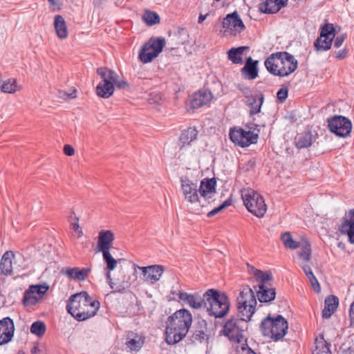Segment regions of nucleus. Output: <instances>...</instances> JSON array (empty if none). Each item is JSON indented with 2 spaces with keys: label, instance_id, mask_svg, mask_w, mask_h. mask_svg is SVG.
Wrapping results in <instances>:
<instances>
[{
  "label": "nucleus",
  "instance_id": "c756f323",
  "mask_svg": "<svg viewBox=\"0 0 354 354\" xmlns=\"http://www.w3.org/2000/svg\"><path fill=\"white\" fill-rule=\"evenodd\" d=\"M145 343V337L136 333H131L127 338V346L132 351H139Z\"/></svg>",
  "mask_w": 354,
  "mask_h": 354
},
{
  "label": "nucleus",
  "instance_id": "ea45409f",
  "mask_svg": "<svg viewBox=\"0 0 354 354\" xmlns=\"http://www.w3.org/2000/svg\"><path fill=\"white\" fill-rule=\"evenodd\" d=\"M332 41L331 39L328 38V39H326V38L319 36L315 41L314 46L317 51H324L331 48Z\"/></svg>",
  "mask_w": 354,
  "mask_h": 354
},
{
  "label": "nucleus",
  "instance_id": "39448f33",
  "mask_svg": "<svg viewBox=\"0 0 354 354\" xmlns=\"http://www.w3.org/2000/svg\"><path fill=\"white\" fill-rule=\"evenodd\" d=\"M288 328L287 320L281 315L272 317L268 315L261 324V330L263 336L275 341L282 339Z\"/></svg>",
  "mask_w": 354,
  "mask_h": 354
},
{
  "label": "nucleus",
  "instance_id": "0e129e2a",
  "mask_svg": "<svg viewBox=\"0 0 354 354\" xmlns=\"http://www.w3.org/2000/svg\"><path fill=\"white\" fill-rule=\"evenodd\" d=\"M302 269H303V271L304 272L305 274H306L309 272L312 271L310 267L308 265H303Z\"/></svg>",
  "mask_w": 354,
  "mask_h": 354
},
{
  "label": "nucleus",
  "instance_id": "de8ad7c7",
  "mask_svg": "<svg viewBox=\"0 0 354 354\" xmlns=\"http://www.w3.org/2000/svg\"><path fill=\"white\" fill-rule=\"evenodd\" d=\"M256 278L260 281L259 284H266V282L272 279V274L270 272H264L261 270V273H258Z\"/></svg>",
  "mask_w": 354,
  "mask_h": 354
},
{
  "label": "nucleus",
  "instance_id": "052dcab7",
  "mask_svg": "<svg viewBox=\"0 0 354 354\" xmlns=\"http://www.w3.org/2000/svg\"><path fill=\"white\" fill-rule=\"evenodd\" d=\"M248 272L250 274H252L254 276H257L258 273H261V270L255 268L253 266H250L248 263Z\"/></svg>",
  "mask_w": 354,
  "mask_h": 354
},
{
  "label": "nucleus",
  "instance_id": "423d86ee",
  "mask_svg": "<svg viewBox=\"0 0 354 354\" xmlns=\"http://www.w3.org/2000/svg\"><path fill=\"white\" fill-rule=\"evenodd\" d=\"M239 315L251 319L255 312L257 299L254 291L249 286L243 287L236 299Z\"/></svg>",
  "mask_w": 354,
  "mask_h": 354
},
{
  "label": "nucleus",
  "instance_id": "9b49d317",
  "mask_svg": "<svg viewBox=\"0 0 354 354\" xmlns=\"http://www.w3.org/2000/svg\"><path fill=\"white\" fill-rule=\"evenodd\" d=\"M48 290V286L46 285H30L24 293L22 299L23 305L25 307H30L36 305L41 300Z\"/></svg>",
  "mask_w": 354,
  "mask_h": 354
},
{
  "label": "nucleus",
  "instance_id": "a878e982",
  "mask_svg": "<svg viewBox=\"0 0 354 354\" xmlns=\"http://www.w3.org/2000/svg\"><path fill=\"white\" fill-rule=\"evenodd\" d=\"M259 290L257 292V295L260 302H270L275 299V288H269L266 284H259Z\"/></svg>",
  "mask_w": 354,
  "mask_h": 354
},
{
  "label": "nucleus",
  "instance_id": "5701e85b",
  "mask_svg": "<svg viewBox=\"0 0 354 354\" xmlns=\"http://www.w3.org/2000/svg\"><path fill=\"white\" fill-rule=\"evenodd\" d=\"M198 131L195 127H189L184 129L179 138V147L183 149L191 145L192 142L196 140Z\"/></svg>",
  "mask_w": 354,
  "mask_h": 354
},
{
  "label": "nucleus",
  "instance_id": "473e14b6",
  "mask_svg": "<svg viewBox=\"0 0 354 354\" xmlns=\"http://www.w3.org/2000/svg\"><path fill=\"white\" fill-rule=\"evenodd\" d=\"M54 26L57 35L61 39H65L68 36L67 27L64 19L61 15H57L54 20Z\"/></svg>",
  "mask_w": 354,
  "mask_h": 354
},
{
  "label": "nucleus",
  "instance_id": "393cba45",
  "mask_svg": "<svg viewBox=\"0 0 354 354\" xmlns=\"http://www.w3.org/2000/svg\"><path fill=\"white\" fill-rule=\"evenodd\" d=\"M207 322L205 320L198 321L197 326L195 328L194 332L192 335L191 340L193 343L200 342L208 339V335L207 333Z\"/></svg>",
  "mask_w": 354,
  "mask_h": 354
},
{
  "label": "nucleus",
  "instance_id": "0eeeda50",
  "mask_svg": "<svg viewBox=\"0 0 354 354\" xmlns=\"http://www.w3.org/2000/svg\"><path fill=\"white\" fill-rule=\"evenodd\" d=\"M243 203L248 210L257 217H263L267 208L263 197L252 189H244L241 192Z\"/></svg>",
  "mask_w": 354,
  "mask_h": 354
},
{
  "label": "nucleus",
  "instance_id": "f257e3e1",
  "mask_svg": "<svg viewBox=\"0 0 354 354\" xmlns=\"http://www.w3.org/2000/svg\"><path fill=\"white\" fill-rule=\"evenodd\" d=\"M192 323V316L187 309H180L169 317L166 327V342L175 344L187 334Z\"/></svg>",
  "mask_w": 354,
  "mask_h": 354
},
{
  "label": "nucleus",
  "instance_id": "f8f14e48",
  "mask_svg": "<svg viewBox=\"0 0 354 354\" xmlns=\"http://www.w3.org/2000/svg\"><path fill=\"white\" fill-rule=\"evenodd\" d=\"M230 138L236 145L245 147L257 142L258 135L251 131H245L241 128H233L230 131Z\"/></svg>",
  "mask_w": 354,
  "mask_h": 354
},
{
  "label": "nucleus",
  "instance_id": "09e8293b",
  "mask_svg": "<svg viewBox=\"0 0 354 354\" xmlns=\"http://www.w3.org/2000/svg\"><path fill=\"white\" fill-rule=\"evenodd\" d=\"M76 89H73V91L71 93H68L64 91L59 90L58 91V93L57 95L62 99L64 100H69V99H73L76 97Z\"/></svg>",
  "mask_w": 354,
  "mask_h": 354
},
{
  "label": "nucleus",
  "instance_id": "49530a36",
  "mask_svg": "<svg viewBox=\"0 0 354 354\" xmlns=\"http://www.w3.org/2000/svg\"><path fill=\"white\" fill-rule=\"evenodd\" d=\"M232 204V201L230 199H227L225 201H224L221 205H220L218 207L213 209L212 210L209 211L207 216V217H212L214 215L218 214L221 212L223 209H225L226 207H229Z\"/></svg>",
  "mask_w": 354,
  "mask_h": 354
},
{
  "label": "nucleus",
  "instance_id": "58836bf2",
  "mask_svg": "<svg viewBox=\"0 0 354 354\" xmlns=\"http://www.w3.org/2000/svg\"><path fill=\"white\" fill-rule=\"evenodd\" d=\"M301 251L298 252L299 257L305 262L310 261L311 259V247L310 243L305 241L301 243Z\"/></svg>",
  "mask_w": 354,
  "mask_h": 354
},
{
  "label": "nucleus",
  "instance_id": "a19ab883",
  "mask_svg": "<svg viewBox=\"0 0 354 354\" xmlns=\"http://www.w3.org/2000/svg\"><path fill=\"white\" fill-rule=\"evenodd\" d=\"M46 330V324L41 321L33 322L30 326V333L39 337H42L45 334Z\"/></svg>",
  "mask_w": 354,
  "mask_h": 354
},
{
  "label": "nucleus",
  "instance_id": "7ed1b4c3",
  "mask_svg": "<svg viewBox=\"0 0 354 354\" xmlns=\"http://www.w3.org/2000/svg\"><path fill=\"white\" fill-rule=\"evenodd\" d=\"M264 64L271 74L279 77H286L297 69L298 62L288 52H277L271 54L266 59Z\"/></svg>",
  "mask_w": 354,
  "mask_h": 354
},
{
  "label": "nucleus",
  "instance_id": "37998d69",
  "mask_svg": "<svg viewBox=\"0 0 354 354\" xmlns=\"http://www.w3.org/2000/svg\"><path fill=\"white\" fill-rule=\"evenodd\" d=\"M143 21L149 26H152L160 22L158 15L153 11H146L142 16Z\"/></svg>",
  "mask_w": 354,
  "mask_h": 354
},
{
  "label": "nucleus",
  "instance_id": "69168bd1",
  "mask_svg": "<svg viewBox=\"0 0 354 354\" xmlns=\"http://www.w3.org/2000/svg\"><path fill=\"white\" fill-rule=\"evenodd\" d=\"M39 349L37 346H33L31 350V354H39Z\"/></svg>",
  "mask_w": 354,
  "mask_h": 354
},
{
  "label": "nucleus",
  "instance_id": "680f3d73",
  "mask_svg": "<svg viewBox=\"0 0 354 354\" xmlns=\"http://www.w3.org/2000/svg\"><path fill=\"white\" fill-rule=\"evenodd\" d=\"M349 317L351 319V324L354 326V301L352 303L349 310Z\"/></svg>",
  "mask_w": 354,
  "mask_h": 354
},
{
  "label": "nucleus",
  "instance_id": "20e7f679",
  "mask_svg": "<svg viewBox=\"0 0 354 354\" xmlns=\"http://www.w3.org/2000/svg\"><path fill=\"white\" fill-rule=\"evenodd\" d=\"M205 309L209 315L215 318L225 317L230 310V299L225 292L216 289H208L205 292Z\"/></svg>",
  "mask_w": 354,
  "mask_h": 354
},
{
  "label": "nucleus",
  "instance_id": "f03ea898",
  "mask_svg": "<svg viewBox=\"0 0 354 354\" xmlns=\"http://www.w3.org/2000/svg\"><path fill=\"white\" fill-rule=\"evenodd\" d=\"M100 302L82 291L70 297L66 305L68 312L77 321H84L96 315Z\"/></svg>",
  "mask_w": 354,
  "mask_h": 354
},
{
  "label": "nucleus",
  "instance_id": "774afa93",
  "mask_svg": "<svg viewBox=\"0 0 354 354\" xmlns=\"http://www.w3.org/2000/svg\"><path fill=\"white\" fill-rule=\"evenodd\" d=\"M342 354H354V351L351 349L344 350Z\"/></svg>",
  "mask_w": 354,
  "mask_h": 354
},
{
  "label": "nucleus",
  "instance_id": "a18cd8bd",
  "mask_svg": "<svg viewBox=\"0 0 354 354\" xmlns=\"http://www.w3.org/2000/svg\"><path fill=\"white\" fill-rule=\"evenodd\" d=\"M103 259L106 264V269L109 271L113 270L117 266V261L111 256L110 252H102Z\"/></svg>",
  "mask_w": 354,
  "mask_h": 354
},
{
  "label": "nucleus",
  "instance_id": "72a5a7b5",
  "mask_svg": "<svg viewBox=\"0 0 354 354\" xmlns=\"http://www.w3.org/2000/svg\"><path fill=\"white\" fill-rule=\"evenodd\" d=\"M264 100V95L260 93L259 97L257 99L256 97L251 95L248 100V105L250 107V114L256 115L261 111V108Z\"/></svg>",
  "mask_w": 354,
  "mask_h": 354
},
{
  "label": "nucleus",
  "instance_id": "8fccbe9b",
  "mask_svg": "<svg viewBox=\"0 0 354 354\" xmlns=\"http://www.w3.org/2000/svg\"><path fill=\"white\" fill-rule=\"evenodd\" d=\"M288 95V88L286 86H282L281 88L277 91V99L281 102H284Z\"/></svg>",
  "mask_w": 354,
  "mask_h": 354
},
{
  "label": "nucleus",
  "instance_id": "c85d7f7f",
  "mask_svg": "<svg viewBox=\"0 0 354 354\" xmlns=\"http://www.w3.org/2000/svg\"><path fill=\"white\" fill-rule=\"evenodd\" d=\"M15 254L12 251H6L2 256L0 261V272L1 274L8 276L12 274V259Z\"/></svg>",
  "mask_w": 354,
  "mask_h": 354
},
{
  "label": "nucleus",
  "instance_id": "b1692460",
  "mask_svg": "<svg viewBox=\"0 0 354 354\" xmlns=\"http://www.w3.org/2000/svg\"><path fill=\"white\" fill-rule=\"evenodd\" d=\"M91 271V270L89 268H84L82 269H80L79 268L75 267L66 268L65 270H62V272L70 279L82 281L86 279Z\"/></svg>",
  "mask_w": 354,
  "mask_h": 354
},
{
  "label": "nucleus",
  "instance_id": "4468645a",
  "mask_svg": "<svg viewBox=\"0 0 354 354\" xmlns=\"http://www.w3.org/2000/svg\"><path fill=\"white\" fill-rule=\"evenodd\" d=\"M15 330L14 322L10 317L0 319V346L7 344L11 342Z\"/></svg>",
  "mask_w": 354,
  "mask_h": 354
},
{
  "label": "nucleus",
  "instance_id": "7c9ffc66",
  "mask_svg": "<svg viewBox=\"0 0 354 354\" xmlns=\"http://www.w3.org/2000/svg\"><path fill=\"white\" fill-rule=\"evenodd\" d=\"M315 141V136L311 131H308L296 138V147L298 149L307 148L310 147Z\"/></svg>",
  "mask_w": 354,
  "mask_h": 354
},
{
  "label": "nucleus",
  "instance_id": "dca6fc26",
  "mask_svg": "<svg viewBox=\"0 0 354 354\" xmlns=\"http://www.w3.org/2000/svg\"><path fill=\"white\" fill-rule=\"evenodd\" d=\"M338 230L341 234L347 235L349 241L354 244V209L346 212Z\"/></svg>",
  "mask_w": 354,
  "mask_h": 354
},
{
  "label": "nucleus",
  "instance_id": "c9c22d12",
  "mask_svg": "<svg viewBox=\"0 0 354 354\" xmlns=\"http://www.w3.org/2000/svg\"><path fill=\"white\" fill-rule=\"evenodd\" d=\"M248 48V46L232 48L227 52L228 59L234 64H241L242 62L241 55L243 54L244 51Z\"/></svg>",
  "mask_w": 354,
  "mask_h": 354
},
{
  "label": "nucleus",
  "instance_id": "412c9836",
  "mask_svg": "<svg viewBox=\"0 0 354 354\" xmlns=\"http://www.w3.org/2000/svg\"><path fill=\"white\" fill-rule=\"evenodd\" d=\"M258 61L253 60L251 57L247 58L245 66L241 68V74L245 80H251L258 76Z\"/></svg>",
  "mask_w": 354,
  "mask_h": 354
},
{
  "label": "nucleus",
  "instance_id": "4d7b16f0",
  "mask_svg": "<svg viewBox=\"0 0 354 354\" xmlns=\"http://www.w3.org/2000/svg\"><path fill=\"white\" fill-rule=\"evenodd\" d=\"M346 39V35L345 34H342L340 35H338L335 39V41H334V46L336 47V48H339L340 47L344 41Z\"/></svg>",
  "mask_w": 354,
  "mask_h": 354
},
{
  "label": "nucleus",
  "instance_id": "aec40b11",
  "mask_svg": "<svg viewBox=\"0 0 354 354\" xmlns=\"http://www.w3.org/2000/svg\"><path fill=\"white\" fill-rule=\"evenodd\" d=\"M288 0H266L259 5V10L264 14H274L286 6Z\"/></svg>",
  "mask_w": 354,
  "mask_h": 354
},
{
  "label": "nucleus",
  "instance_id": "3c124183",
  "mask_svg": "<svg viewBox=\"0 0 354 354\" xmlns=\"http://www.w3.org/2000/svg\"><path fill=\"white\" fill-rule=\"evenodd\" d=\"M115 86L117 88H120V89H124V88H129V84L125 80H118V77L114 78L113 86Z\"/></svg>",
  "mask_w": 354,
  "mask_h": 354
},
{
  "label": "nucleus",
  "instance_id": "5fc2aeb1",
  "mask_svg": "<svg viewBox=\"0 0 354 354\" xmlns=\"http://www.w3.org/2000/svg\"><path fill=\"white\" fill-rule=\"evenodd\" d=\"M237 354H257L247 344L243 345L238 350Z\"/></svg>",
  "mask_w": 354,
  "mask_h": 354
},
{
  "label": "nucleus",
  "instance_id": "1a4fd4ad",
  "mask_svg": "<svg viewBox=\"0 0 354 354\" xmlns=\"http://www.w3.org/2000/svg\"><path fill=\"white\" fill-rule=\"evenodd\" d=\"M165 46L163 37L151 38L144 44L139 52V59L142 63L151 62L162 51Z\"/></svg>",
  "mask_w": 354,
  "mask_h": 354
},
{
  "label": "nucleus",
  "instance_id": "cd10ccee",
  "mask_svg": "<svg viewBox=\"0 0 354 354\" xmlns=\"http://www.w3.org/2000/svg\"><path fill=\"white\" fill-rule=\"evenodd\" d=\"M147 274H145V279L150 281L152 284L157 282L165 271V267L161 265H153L147 266L145 268Z\"/></svg>",
  "mask_w": 354,
  "mask_h": 354
},
{
  "label": "nucleus",
  "instance_id": "79ce46f5",
  "mask_svg": "<svg viewBox=\"0 0 354 354\" xmlns=\"http://www.w3.org/2000/svg\"><path fill=\"white\" fill-rule=\"evenodd\" d=\"M17 84L15 79H8L3 82L1 91L3 93H13L17 91Z\"/></svg>",
  "mask_w": 354,
  "mask_h": 354
},
{
  "label": "nucleus",
  "instance_id": "6e6d98bb",
  "mask_svg": "<svg viewBox=\"0 0 354 354\" xmlns=\"http://www.w3.org/2000/svg\"><path fill=\"white\" fill-rule=\"evenodd\" d=\"M348 55V49L343 48L335 53V56L338 59H343Z\"/></svg>",
  "mask_w": 354,
  "mask_h": 354
},
{
  "label": "nucleus",
  "instance_id": "ddd939ff",
  "mask_svg": "<svg viewBox=\"0 0 354 354\" xmlns=\"http://www.w3.org/2000/svg\"><path fill=\"white\" fill-rule=\"evenodd\" d=\"M181 188L185 198L191 203L198 202L201 207H205V204L198 196V189L196 183L189 179L181 180Z\"/></svg>",
  "mask_w": 354,
  "mask_h": 354
},
{
  "label": "nucleus",
  "instance_id": "e433bc0d",
  "mask_svg": "<svg viewBox=\"0 0 354 354\" xmlns=\"http://www.w3.org/2000/svg\"><path fill=\"white\" fill-rule=\"evenodd\" d=\"M315 349L313 354H331L329 348L330 344L324 340L322 336L319 339H315Z\"/></svg>",
  "mask_w": 354,
  "mask_h": 354
},
{
  "label": "nucleus",
  "instance_id": "f3484780",
  "mask_svg": "<svg viewBox=\"0 0 354 354\" xmlns=\"http://www.w3.org/2000/svg\"><path fill=\"white\" fill-rule=\"evenodd\" d=\"M216 181L214 178H205L201 180L198 192L201 199L205 203V205L210 203L209 199L212 198V194L216 192Z\"/></svg>",
  "mask_w": 354,
  "mask_h": 354
},
{
  "label": "nucleus",
  "instance_id": "f704fd0d",
  "mask_svg": "<svg viewBox=\"0 0 354 354\" xmlns=\"http://www.w3.org/2000/svg\"><path fill=\"white\" fill-rule=\"evenodd\" d=\"M97 73L102 78L101 83H106V82L113 84L114 78L118 77V75L114 71L106 67L98 68Z\"/></svg>",
  "mask_w": 354,
  "mask_h": 354
},
{
  "label": "nucleus",
  "instance_id": "e2e57ef3",
  "mask_svg": "<svg viewBox=\"0 0 354 354\" xmlns=\"http://www.w3.org/2000/svg\"><path fill=\"white\" fill-rule=\"evenodd\" d=\"M110 272L111 271L107 270V272L106 273V278L107 282L109 284L110 287L111 288H113V283L112 282V279H111V277Z\"/></svg>",
  "mask_w": 354,
  "mask_h": 354
},
{
  "label": "nucleus",
  "instance_id": "bf43d9fd",
  "mask_svg": "<svg viewBox=\"0 0 354 354\" xmlns=\"http://www.w3.org/2000/svg\"><path fill=\"white\" fill-rule=\"evenodd\" d=\"M239 90L248 99L251 95V89L247 86L239 87Z\"/></svg>",
  "mask_w": 354,
  "mask_h": 354
},
{
  "label": "nucleus",
  "instance_id": "a211bd4d",
  "mask_svg": "<svg viewBox=\"0 0 354 354\" xmlns=\"http://www.w3.org/2000/svg\"><path fill=\"white\" fill-rule=\"evenodd\" d=\"M178 298L183 301L187 302V304L194 309H199L201 308H205V293L203 297L199 295L198 293L189 294L185 292L179 291Z\"/></svg>",
  "mask_w": 354,
  "mask_h": 354
},
{
  "label": "nucleus",
  "instance_id": "6ab92c4d",
  "mask_svg": "<svg viewBox=\"0 0 354 354\" xmlns=\"http://www.w3.org/2000/svg\"><path fill=\"white\" fill-rule=\"evenodd\" d=\"M115 236L111 230H101L98 234L97 249L101 252H109L113 245Z\"/></svg>",
  "mask_w": 354,
  "mask_h": 354
},
{
  "label": "nucleus",
  "instance_id": "603ef678",
  "mask_svg": "<svg viewBox=\"0 0 354 354\" xmlns=\"http://www.w3.org/2000/svg\"><path fill=\"white\" fill-rule=\"evenodd\" d=\"M75 222H72L71 223V228L77 232L78 233V236L80 237L83 235V232L82 230L80 229V225L78 223L79 222V218L77 217H75Z\"/></svg>",
  "mask_w": 354,
  "mask_h": 354
},
{
  "label": "nucleus",
  "instance_id": "c03bdc74",
  "mask_svg": "<svg viewBox=\"0 0 354 354\" xmlns=\"http://www.w3.org/2000/svg\"><path fill=\"white\" fill-rule=\"evenodd\" d=\"M321 37H324L326 39H333L335 37V28L332 24H326L322 27L320 35Z\"/></svg>",
  "mask_w": 354,
  "mask_h": 354
},
{
  "label": "nucleus",
  "instance_id": "338daca9",
  "mask_svg": "<svg viewBox=\"0 0 354 354\" xmlns=\"http://www.w3.org/2000/svg\"><path fill=\"white\" fill-rule=\"evenodd\" d=\"M207 17V15H200L199 17H198V23L199 24H201L204 21V20L206 19Z\"/></svg>",
  "mask_w": 354,
  "mask_h": 354
},
{
  "label": "nucleus",
  "instance_id": "9d476101",
  "mask_svg": "<svg viewBox=\"0 0 354 354\" xmlns=\"http://www.w3.org/2000/svg\"><path fill=\"white\" fill-rule=\"evenodd\" d=\"M352 127L351 120L343 115H335L328 119V127L330 131L339 137L348 136Z\"/></svg>",
  "mask_w": 354,
  "mask_h": 354
},
{
  "label": "nucleus",
  "instance_id": "4c0bfd02",
  "mask_svg": "<svg viewBox=\"0 0 354 354\" xmlns=\"http://www.w3.org/2000/svg\"><path fill=\"white\" fill-rule=\"evenodd\" d=\"M281 241L286 248L295 250L301 246V243L295 241L290 232H286L281 234Z\"/></svg>",
  "mask_w": 354,
  "mask_h": 354
},
{
  "label": "nucleus",
  "instance_id": "2eb2a0df",
  "mask_svg": "<svg viewBox=\"0 0 354 354\" xmlns=\"http://www.w3.org/2000/svg\"><path fill=\"white\" fill-rule=\"evenodd\" d=\"M223 28L228 29L233 35L241 32L245 28V25L236 12L229 14L223 21Z\"/></svg>",
  "mask_w": 354,
  "mask_h": 354
},
{
  "label": "nucleus",
  "instance_id": "6e6552de",
  "mask_svg": "<svg viewBox=\"0 0 354 354\" xmlns=\"http://www.w3.org/2000/svg\"><path fill=\"white\" fill-rule=\"evenodd\" d=\"M239 318L234 317L228 319L223 326V334L230 340L240 342L243 337V333L245 328H247L248 319L242 315H239Z\"/></svg>",
  "mask_w": 354,
  "mask_h": 354
},
{
  "label": "nucleus",
  "instance_id": "13d9d810",
  "mask_svg": "<svg viewBox=\"0 0 354 354\" xmlns=\"http://www.w3.org/2000/svg\"><path fill=\"white\" fill-rule=\"evenodd\" d=\"M64 152L66 156H71L74 155L75 150L74 149L69 145H65L64 146Z\"/></svg>",
  "mask_w": 354,
  "mask_h": 354
},
{
  "label": "nucleus",
  "instance_id": "bb28decb",
  "mask_svg": "<svg viewBox=\"0 0 354 354\" xmlns=\"http://www.w3.org/2000/svg\"><path fill=\"white\" fill-rule=\"evenodd\" d=\"M339 305V299L335 295H330L326 297L324 301V308L322 310V317L328 319L337 310Z\"/></svg>",
  "mask_w": 354,
  "mask_h": 354
},
{
  "label": "nucleus",
  "instance_id": "4be33fe9",
  "mask_svg": "<svg viewBox=\"0 0 354 354\" xmlns=\"http://www.w3.org/2000/svg\"><path fill=\"white\" fill-rule=\"evenodd\" d=\"M212 93L206 91H199L194 93L191 99V107L194 109H199L209 102L212 99Z\"/></svg>",
  "mask_w": 354,
  "mask_h": 354
},
{
  "label": "nucleus",
  "instance_id": "2f4dec72",
  "mask_svg": "<svg viewBox=\"0 0 354 354\" xmlns=\"http://www.w3.org/2000/svg\"><path fill=\"white\" fill-rule=\"evenodd\" d=\"M115 87L111 82L101 83L100 82L96 87V93L102 98H109L114 93Z\"/></svg>",
  "mask_w": 354,
  "mask_h": 354
},
{
  "label": "nucleus",
  "instance_id": "864d4df0",
  "mask_svg": "<svg viewBox=\"0 0 354 354\" xmlns=\"http://www.w3.org/2000/svg\"><path fill=\"white\" fill-rule=\"evenodd\" d=\"M309 282L311 284L312 288L317 293H319L321 291V286L317 279L316 277H313V279H308Z\"/></svg>",
  "mask_w": 354,
  "mask_h": 354
}]
</instances>
